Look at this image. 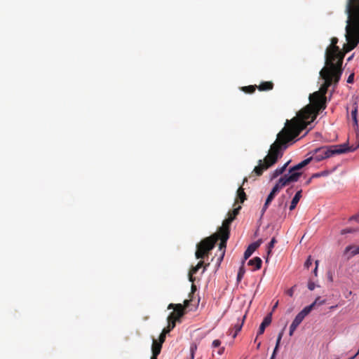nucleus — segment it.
<instances>
[{
  "label": "nucleus",
  "mask_w": 359,
  "mask_h": 359,
  "mask_svg": "<svg viewBox=\"0 0 359 359\" xmlns=\"http://www.w3.org/2000/svg\"><path fill=\"white\" fill-rule=\"evenodd\" d=\"M343 72L342 67H334L330 61L320 70V76L324 80L319 90L309 95L310 104L302 108L297 116L287 120L285 127L277 135L276 140L271 145L269 154L264 160H259L250 177L261 176L263 172L273 165L283 156V150L287 144L297 137L317 117L319 111L326 108V93L328 88L336 86Z\"/></svg>",
  "instance_id": "nucleus-1"
},
{
  "label": "nucleus",
  "mask_w": 359,
  "mask_h": 359,
  "mask_svg": "<svg viewBox=\"0 0 359 359\" xmlns=\"http://www.w3.org/2000/svg\"><path fill=\"white\" fill-rule=\"evenodd\" d=\"M348 14L346 26V40L343 49L348 53L359 43V0H348L346 7Z\"/></svg>",
  "instance_id": "nucleus-2"
},
{
  "label": "nucleus",
  "mask_w": 359,
  "mask_h": 359,
  "mask_svg": "<svg viewBox=\"0 0 359 359\" xmlns=\"http://www.w3.org/2000/svg\"><path fill=\"white\" fill-rule=\"evenodd\" d=\"M229 238V235H227L226 233L219 234L216 233L203 239L196 245L197 249L195 253L196 257L197 259H203L206 255H208L209 252L214 248L217 241L220 239L221 242L219 243V248L220 250H222V255L218 259L219 262L220 263L224 258L225 253V250L224 249L226 248V242Z\"/></svg>",
  "instance_id": "nucleus-3"
},
{
  "label": "nucleus",
  "mask_w": 359,
  "mask_h": 359,
  "mask_svg": "<svg viewBox=\"0 0 359 359\" xmlns=\"http://www.w3.org/2000/svg\"><path fill=\"white\" fill-rule=\"evenodd\" d=\"M353 149L348 148V144H336L330 146H323L316 148L309 152L307 156L311 158V161H315L320 162L324 159L330 158L334 155L341 154L349 152Z\"/></svg>",
  "instance_id": "nucleus-4"
},
{
  "label": "nucleus",
  "mask_w": 359,
  "mask_h": 359,
  "mask_svg": "<svg viewBox=\"0 0 359 359\" xmlns=\"http://www.w3.org/2000/svg\"><path fill=\"white\" fill-rule=\"evenodd\" d=\"M338 39L332 37L331 39V46L327 48L325 53V65L330 61L334 67H341L344 53H341L339 46H337Z\"/></svg>",
  "instance_id": "nucleus-5"
},
{
  "label": "nucleus",
  "mask_w": 359,
  "mask_h": 359,
  "mask_svg": "<svg viewBox=\"0 0 359 359\" xmlns=\"http://www.w3.org/2000/svg\"><path fill=\"white\" fill-rule=\"evenodd\" d=\"M302 172H295L292 173L291 175H285L281 177L275 186L273 187L271 192L276 194L284 187L289 184L291 182H297L299 177L301 176Z\"/></svg>",
  "instance_id": "nucleus-6"
},
{
  "label": "nucleus",
  "mask_w": 359,
  "mask_h": 359,
  "mask_svg": "<svg viewBox=\"0 0 359 359\" xmlns=\"http://www.w3.org/2000/svg\"><path fill=\"white\" fill-rule=\"evenodd\" d=\"M241 206L238 205L232 211L228 212V217L225 219L222 222V226L219 228L218 233L219 234H230V225L231 222L236 219L238 215Z\"/></svg>",
  "instance_id": "nucleus-7"
},
{
  "label": "nucleus",
  "mask_w": 359,
  "mask_h": 359,
  "mask_svg": "<svg viewBox=\"0 0 359 359\" xmlns=\"http://www.w3.org/2000/svg\"><path fill=\"white\" fill-rule=\"evenodd\" d=\"M190 302L191 299L184 300V305H182L181 304H170L168 309H174V311L172 313H170L168 317H170V318H174V320H178L184 314V309L189 307Z\"/></svg>",
  "instance_id": "nucleus-8"
},
{
  "label": "nucleus",
  "mask_w": 359,
  "mask_h": 359,
  "mask_svg": "<svg viewBox=\"0 0 359 359\" xmlns=\"http://www.w3.org/2000/svg\"><path fill=\"white\" fill-rule=\"evenodd\" d=\"M272 314L269 313L268 314L263 320L262 323H261L259 330L257 332V337L259 335L262 334L264 332L265 328L269 326L272 320Z\"/></svg>",
  "instance_id": "nucleus-9"
},
{
  "label": "nucleus",
  "mask_w": 359,
  "mask_h": 359,
  "mask_svg": "<svg viewBox=\"0 0 359 359\" xmlns=\"http://www.w3.org/2000/svg\"><path fill=\"white\" fill-rule=\"evenodd\" d=\"M304 318L300 316L299 313L296 316L294 320L292 321V324L290 327V332L289 334L290 336H292L294 332L296 330L297 327L301 324V323L303 321Z\"/></svg>",
  "instance_id": "nucleus-10"
},
{
  "label": "nucleus",
  "mask_w": 359,
  "mask_h": 359,
  "mask_svg": "<svg viewBox=\"0 0 359 359\" xmlns=\"http://www.w3.org/2000/svg\"><path fill=\"white\" fill-rule=\"evenodd\" d=\"M259 246V243L258 242L251 243L244 252L243 261L245 262L246 259H248Z\"/></svg>",
  "instance_id": "nucleus-11"
},
{
  "label": "nucleus",
  "mask_w": 359,
  "mask_h": 359,
  "mask_svg": "<svg viewBox=\"0 0 359 359\" xmlns=\"http://www.w3.org/2000/svg\"><path fill=\"white\" fill-rule=\"evenodd\" d=\"M311 162V158L309 157L305 160L302 161L295 166L290 168L289 170V173L287 175H291L292 173L298 172L297 170L302 169L304 166L307 165Z\"/></svg>",
  "instance_id": "nucleus-12"
},
{
  "label": "nucleus",
  "mask_w": 359,
  "mask_h": 359,
  "mask_svg": "<svg viewBox=\"0 0 359 359\" xmlns=\"http://www.w3.org/2000/svg\"><path fill=\"white\" fill-rule=\"evenodd\" d=\"M273 86L272 81H263L259 86H257V88L259 91H269L273 88Z\"/></svg>",
  "instance_id": "nucleus-13"
},
{
  "label": "nucleus",
  "mask_w": 359,
  "mask_h": 359,
  "mask_svg": "<svg viewBox=\"0 0 359 359\" xmlns=\"http://www.w3.org/2000/svg\"><path fill=\"white\" fill-rule=\"evenodd\" d=\"M247 199V196L244 191V189L242 187H240L237 190L236 198L235 201V203L240 202L243 203ZM236 204H234L235 205Z\"/></svg>",
  "instance_id": "nucleus-14"
},
{
  "label": "nucleus",
  "mask_w": 359,
  "mask_h": 359,
  "mask_svg": "<svg viewBox=\"0 0 359 359\" xmlns=\"http://www.w3.org/2000/svg\"><path fill=\"white\" fill-rule=\"evenodd\" d=\"M350 252L348 258L352 257L356 255L359 254V246L355 245H348L344 250V254H348Z\"/></svg>",
  "instance_id": "nucleus-15"
},
{
  "label": "nucleus",
  "mask_w": 359,
  "mask_h": 359,
  "mask_svg": "<svg viewBox=\"0 0 359 359\" xmlns=\"http://www.w3.org/2000/svg\"><path fill=\"white\" fill-rule=\"evenodd\" d=\"M262 261L258 257H255L253 259L249 260L248 262V265L253 266V271L259 269L262 266Z\"/></svg>",
  "instance_id": "nucleus-16"
},
{
  "label": "nucleus",
  "mask_w": 359,
  "mask_h": 359,
  "mask_svg": "<svg viewBox=\"0 0 359 359\" xmlns=\"http://www.w3.org/2000/svg\"><path fill=\"white\" fill-rule=\"evenodd\" d=\"M278 211H282V213H285L287 208V201L285 200V196L284 195L281 196L278 198Z\"/></svg>",
  "instance_id": "nucleus-17"
},
{
  "label": "nucleus",
  "mask_w": 359,
  "mask_h": 359,
  "mask_svg": "<svg viewBox=\"0 0 359 359\" xmlns=\"http://www.w3.org/2000/svg\"><path fill=\"white\" fill-rule=\"evenodd\" d=\"M302 198V190L298 191L294 196L293 197L290 205V210H293L295 209L297 203H299L300 198Z\"/></svg>",
  "instance_id": "nucleus-18"
},
{
  "label": "nucleus",
  "mask_w": 359,
  "mask_h": 359,
  "mask_svg": "<svg viewBox=\"0 0 359 359\" xmlns=\"http://www.w3.org/2000/svg\"><path fill=\"white\" fill-rule=\"evenodd\" d=\"M245 319V315H244L242 317L241 322H238L236 324L234 325V326H233V330H235L234 333L232 334L231 332L229 334H232L233 338H235L237 336L238 333L241 330V328L243 325Z\"/></svg>",
  "instance_id": "nucleus-19"
},
{
  "label": "nucleus",
  "mask_w": 359,
  "mask_h": 359,
  "mask_svg": "<svg viewBox=\"0 0 359 359\" xmlns=\"http://www.w3.org/2000/svg\"><path fill=\"white\" fill-rule=\"evenodd\" d=\"M290 163V161H287L285 163L282 167L278 168L276 169L271 175V180L276 178L278 176L282 175L285 170H286V168L287 167L288 164Z\"/></svg>",
  "instance_id": "nucleus-20"
},
{
  "label": "nucleus",
  "mask_w": 359,
  "mask_h": 359,
  "mask_svg": "<svg viewBox=\"0 0 359 359\" xmlns=\"http://www.w3.org/2000/svg\"><path fill=\"white\" fill-rule=\"evenodd\" d=\"M161 348L162 344L154 339L151 347L152 353H155V355H159L161 351Z\"/></svg>",
  "instance_id": "nucleus-21"
},
{
  "label": "nucleus",
  "mask_w": 359,
  "mask_h": 359,
  "mask_svg": "<svg viewBox=\"0 0 359 359\" xmlns=\"http://www.w3.org/2000/svg\"><path fill=\"white\" fill-rule=\"evenodd\" d=\"M276 194H273L272 192H270V194H269L266 200V202L262 208V214L263 215L265 211L266 210V209L268 208L269 204L271 203V201L273 200L274 197H275Z\"/></svg>",
  "instance_id": "nucleus-22"
},
{
  "label": "nucleus",
  "mask_w": 359,
  "mask_h": 359,
  "mask_svg": "<svg viewBox=\"0 0 359 359\" xmlns=\"http://www.w3.org/2000/svg\"><path fill=\"white\" fill-rule=\"evenodd\" d=\"M314 309V304H310L306 307H304L299 314L302 316L304 318Z\"/></svg>",
  "instance_id": "nucleus-23"
},
{
  "label": "nucleus",
  "mask_w": 359,
  "mask_h": 359,
  "mask_svg": "<svg viewBox=\"0 0 359 359\" xmlns=\"http://www.w3.org/2000/svg\"><path fill=\"white\" fill-rule=\"evenodd\" d=\"M354 130L355 133V138H356L357 144L355 147H353V146L349 147L348 146V148L353 149V150H349V151H353L359 147V126H357V128H354Z\"/></svg>",
  "instance_id": "nucleus-24"
},
{
  "label": "nucleus",
  "mask_w": 359,
  "mask_h": 359,
  "mask_svg": "<svg viewBox=\"0 0 359 359\" xmlns=\"http://www.w3.org/2000/svg\"><path fill=\"white\" fill-rule=\"evenodd\" d=\"M257 88L256 85H250L248 86H243L241 88L242 91H243L245 93H253Z\"/></svg>",
  "instance_id": "nucleus-25"
},
{
  "label": "nucleus",
  "mask_w": 359,
  "mask_h": 359,
  "mask_svg": "<svg viewBox=\"0 0 359 359\" xmlns=\"http://www.w3.org/2000/svg\"><path fill=\"white\" fill-rule=\"evenodd\" d=\"M245 272V269H244V261H243L242 265L240 267V269L238 270V275H237V280L238 281H241V279L243 278V277L244 276Z\"/></svg>",
  "instance_id": "nucleus-26"
},
{
  "label": "nucleus",
  "mask_w": 359,
  "mask_h": 359,
  "mask_svg": "<svg viewBox=\"0 0 359 359\" xmlns=\"http://www.w3.org/2000/svg\"><path fill=\"white\" fill-rule=\"evenodd\" d=\"M358 102L356 100H355L352 104V110L351 112V117L352 116H358Z\"/></svg>",
  "instance_id": "nucleus-27"
},
{
  "label": "nucleus",
  "mask_w": 359,
  "mask_h": 359,
  "mask_svg": "<svg viewBox=\"0 0 359 359\" xmlns=\"http://www.w3.org/2000/svg\"><path fill=\"white\" fill-rule=\"evenodd\" d=\"M283 330H282V331L278 334V338H277V340H276V346H275V348H274V350H273L275 352H277V351H278V348H279L280 343L281 339H282V337H283Z\"/></svg>",
  "instance_id": "nucleus-28"
},
{
  "label": "nucleus",
  "mask_w": 359,
  "mask_h": 359,
  "mask_svg": "<svg viewBox=\"0 0 359 359\" xmlns=\"http://www.w3.org/2000/svg\"><path fill=\"white\" fill-rule=\"evenodd\" d=\"M204 265V262L203 261H200L196 266L193 267L191 269V273H196L197 271L202 267Z\"/></svg>",
  "instance_id": "nucleus-29"
},
{
  "label": "nucleus",
  "mask_w": 359,
  "mask_h": 359,
  "mask_svg": "<svg viewBox=\"0 0 359 359\" xmlns=\"http://www.w3.org/2000/svg\"><path fill=\"white\" fill-rule=\"evenodd\" d=\"M325 302V299H321L320 297H318L311 304H314L315 307L316 306H321L324 304Z\"/></svg>",
  "instance_id": "nucleus-30"
},
{
  "label": "nucleus",
  "mask_w": 359,
  "mask_h": 359,
  "mask_svg": "<svg viewBox=\"0 0 359 359\" xmlns=\"http://www.w3.org/2000/svg\"><path fill=\"white\" fill-rule=\"evenodd\" d=\"M277 241L276 238H272L270 243L268 245V254L271 253V250L273 248L274 245L276 243Z\"/></svg>",
  "instance_id": "nucleus-31"
},
{
  "label": "nucleus",
  "mask_w": 359,
  "mask_h": 359,
  "mask_svg": "<svg viewBox=\"0 0 359 359\" xmlns=\"http://www.w3.org/2000/svg\"><path fill=\"white\" fill-rule=\"evenodd\" d=\"M357 231V229H353V228H346V229H344L341 231V235H345L346 233H354V232H356Z\"/></svg>",
  "instance_id": "nucleus-32"
},
{
  "label": "nucleus",
  "mask_w": 359,
  "mask_h": 359,
  "mask_svg": "<svg viewBox=\"0 0 359 359\" xmlns=\"http://www.w3.org/2000/svg\"><path fill=\"white\" fill-rule=\"evenodd\" d=\"M177 320L168 317V327L172 330L175 327Z\"/></svg>",
  "instance_id": "nucleus-33"
},
{
  "label": "nucleus",
  "mask_w": 359,
  "mask_h": 359,
  "mask_svg": "<svg viewBox=\"0 0 359 359\" xmlns=\"http://www.w3.org/2000/svg\"><path fill=\"white\" fill-rule=\"evenodd\" d=\"M311 264H312V259H311V257L309 256L304 263V266L306 269H309Z\"/></svg>",
  "instance_id": "nucleus-34"
},
{
  "label": "nucleus",
  "mask_w": 359,
  "mask_h": 359,
  "mask_svg": "<svg viewBox=\"0 0 359 359\" xmlns=\"http://www.w3.org/2000/svg\"><path fill=\"white\" fill-rule=\"evenodd\" d=\"M165 337L166 334L165 333L161 332L158 338V342L163 344L165 340Z\"/></svg>",
  "instance_id": "nucleus-35"
},
{
  "label": "nucleus",
  "mask_w": 359,
  "mask_h": 359,
  "mask_svg": "<svg viewBox=\"0 0 359 359\" xmlns=\"http://www.w3.org/2000/svg\"><path fill=\"white\" fill-rule=\"evenodd\" d=\"M353 81H354V74L352 73L351 74L348 79H347V83H353Z\"/></svg>",
  "instance_id": "nucleus-36"
},
{
  "label": "nucleus",
  "mask_w": 359,
  "mask_h": 359,
  "mask_svg": "<svg viewBox=\"0 0 359 359\" xmlns=\"http://www.w3.org/2000/svg\"><path fill=\"white\" fill-rule=\"evenodd\" d=\"M294 287L295 286L292 287L291 288H290L289 290H287L286 294L287 295H289L290 297H292L293 296L294 291Z\"/></svg>",
  "instance_id": "nucleus-37"
},
{
  "label": "nucleus",
  "mask_w": 359,
  "mask_h": 359,
  "mask_svg": "<svg viewBox=\"0 0 359 359\" xmlns=\"http://www.w3.org/2000/svg\"><path fill=\"white\" fill-rule=\"evenodd\" d=\"M352 120L353 121V127L357 128L358 126V116H352Z\"/></svg>",
  "instance_id": "nucleus-38"
},
{
  "label": "nucleus",
  "mask_w": 359,
  "mask_h": 359,
  "mask_svg": "<svg viewBox=\"0 0 359 359\" xmlns=\"http://www.w3.org/2000/svg\"><path fill=\"white\" fill-rule=\"evenodd\" d=\"M221 344V341L219 339H215L212 341V346L214 348L219 346Z\"/></svg>",
  "instance_id": "nucleus-39"
},
{
  "label": "nucleus",
  "mask_w": 359,
  "mask_h": 359,
  "mask_svg": "<svg viewBox=\"0 0 359 359\" xmlns=\"http://www.w3.org/2000/svg\"><path fill=\"white\" fill-rule=\"evenodd\" d=\"M316 287V285L312 281H309V283H308V288L310 290H313L314 288Z\"/></svg>",
  "instance_id": "nucleus-40"
},
{
  "label": "nucleus",
  "mask_w": 359,
  "mask_h": 359,
  "mask_svg": "<svg viewBox=\"0 0 359 359\" xmlns=\"http://www.w3.org/2000/svg\"><path fill=\"white\" fill-rule=\"evenodd\" d=\"M194 273H191V270H190V271H189V281H190V282H191V283H194V280H195V278L193 277V275H194Z\"/></svg>",
  "instance_id": "nucleus-41"
},
{
  "label": "nucleus",
  "mask_w": 359,
  "mask_h": 359,
  "mask_svg": "<svg viewBox=\"0 0 359 359\" xmlns=\"http://www.w3.org/2000/svg\"><path fill=\"white\" fill-rule=\"evenodd\" d=\"M315 264H316V268L314 269L313 273H314L315 276H317V271H318V264H319V261L316 260L315 262Z\"/></svg>",
  "instance_id": "nucleus-42"
},
{
  "label": "nucleus",
  "mask_w": 359,
  "mask_h": 359,
  "mask_svg": "<svg viewBox=\"0 0 359 359\" xmlns=\"http://www.w3.org/2000/svg\"><path fill=\"white\" fill-rule=\"evenodd\" d=\"M172 330L171 328H170L168 326L165 328H164L162 331L163 333H165V334H167L168 333H169L170 331Z\"/></svg>",
  "instance_id": "nucleus-43"
},
{
  "label": "nucleus",
  "mask_w": 359,
  "mask_h": 359,
  "mask_svg": "<svg viewBox=\"0 0 359 359\" xmlns=\"http://www.w3.org/2000/svg\"><path fill=\"white\" fill-rule=\"evenodd\" d=\"M359 219V215H355L350 217L349 220H355L358 221Z\"/></svg>",
  "instance_id": "nucleus-44"
},
{
  "label": "nucleus",
  "mask_w": 359,
  "mask_h": 359,
  "mask_svg": "<svg viewBox=\"0 0 359 359\" xmlns=\"http://www.w3.org/2000/svg\"><path fill=\"white\" fill-rule=\"evenodd\" d=\"M196 349V346H191V358H194V351Z\"/></svg>",
  "instance_id": "nucleus-45"
},
{
  "label": "nucleus",
  "mask_w": 359,
  "mask_h": 359,
  "mask_svg": "<svg viewBox=\"0 0 359 359\" xmlns=\"http://www.w3.org/2000/svg\"><path fill=\"white\" fill-rule=\"evenodd\" d=\"M330 172V171H323L319 173V176H327Z\"/></svg>",
  "instance_id": "nucleus-46"
},
{
  "label": "nucleus",
  "mask_w": 359,
  "mask_h": 359,
  "mask_svg": "<svg viewBox=\"0 0 359 359\" xmlns=\"http://www.w3.org/2000/svg\"><path fill=\"white\" fill-rule=\"evenodd\" d=\"M224 351V347H222L219 351H218V353L219 355H222Z\"/></svg>",
  "instance_id": "nucleus-47"
},
{
  "label": "nucleus",
  "mask_w": 359,
  "mask_h": 359,
  "mask_svg": "<svg viewBox=\"0 0 359 359\" xmlns=\"http://www.w3.org/2000/svg\"><path fill=\"white\" fill-rule=\"evenodd\" d=\"M276 353H277V352H275V351H273V353H272V355L271 356V358H270V359H275V358H276Z\"/></svg>",
  "instance_id": "nucleus-48"
},
{
  "label": "nucleus",
  "mask_w": 359,
  "mask_h": 359,
  "mask_svg": "<svg viewBox=\"0 0 359 359\" xmlns=\"http://www.w3.org/2000/svg\"><path fill=\"white\" fill-rule=\"evenodd\" d=\"M196 290V285L192 284V285H191V291H192V292H194Z\"/></svg>",
  "instance_id": "nucleus-49"
},
{
  "label": "nucleus",
  "mask_w": 359,
  "mask_h": 359,
  "mask_svg": "<svg viewBox=\"0 0 359 359\" xmlns=\"http://www.w3.org/2000/svg\"><path fill=\"white\" fill-rule=\"evenodd\" d=\"M158 355H155V353H152V356L151 357V359H157V356Z\"/></svg>",
  "instance_id": "nucleus-50"
},
{
  "label": "nucleus",
  "mask_w": 359,
  "mask_h": 359,
  "mask_svg": "<svg viewBox=\"0 0 359 359\" xmlns=\"http://www.w3.org/2000/svg\"><path fill=\"white\" fill-rule=\"evenodd\" d=\"M247 181H248V178H247V177H245V178L243 179V184H242V185H243V184H244Z\"/></svg>",
  "instance_id": "nucleus-51"
},
{
  "label": "nucleus",
  "mask_w": 359,
  "mask_h": 359,
  "mask_svg": "<svg viewBox=\"0 0 359 359\" xmlns=\"http://www.w3.org/2000/svg\"><path fill=\"white\" fill-rule=\"evenodd\" d=\"M260 344H261V343H260V342H259V343L257 344V349H259V347H260Z\"/></svg>",
  "instance_id": "nucleus-52"
},
{
  "label": "nucleus",
  "mask_w": 359,
  "mask_h": 359,
  "mask_svg": "<svg viewBox=\"0 0 359 359\" xmlns=\"http://www.w3.org/2000/svg\"><path fill=\"white\" fill-rule=\"evenodd\" d=\"M209 265V264H207L204 266V268H203V271H205L206 269V267Z\"/></svg>",
  "instance_id": "nucleus-53"
},
{
  "label": "nucleus",
  "mask_w": 359,
  "mask_h": 359,
  "mask_svg": "<svg viewBox=\"0 0 359 359\" xmlns=\"http://www.w3.org/2000/svg\"><path fill=\"white\" fill-rule=\"evenodd\" d=\"M329 279H330V280L332 282V276H330L329 277Z\"/></svg>",
  "instance_id": "nucleus-54"
},
{
  "label": "nucleus",
  "mask_w": 359,
  "mask_h": 359,
  "mask_svg": "<svg viewBox=\"0 0 359 359\" xmlns=\"http://www.w3.org/2000/svg\"><path fill=\"white\" fill-rule=\"evenodd\" d=\"M337 306H332L330 307V309H333L336 308Z\"/></svg>",
  "instance_id": "nucleus-55"
},
{
  "label": "nucleus",
  "mask_w": 359,
  "mask_h": 359,
  "mask_svg": "<svg viewBox=\"0 0 359 359\" xmlns=\"http://www.w3.org/2000/svg\"><path fill=\"white\" fill-rule=\"evenodd\" d=\"M277 305H278V302L274 305V306H273V310H274V309H275V308L277 306Z\"/></svg>",
  "instance_id": "nucleus-56"
},
{
  "label": "nucleus",
  "mask_w": 359,
  "mask_h": 359,
  "mask_svg": "<svg viewBox=\"0 0 359 359\" xmlns=\"http://www.w3.org/2000/svg\"><path fill=\"white\" fill-rule=\"evenodd\" d=\"M314 176H316V177H320V176H319V173L316 174Z\"/></svg>",
  "instance_id": "nucleus-57"
},
{
  "label": "nucleus",
  "mask_w": 359,
  "mask_h": 359,
  "mask_svg": "<svg viewBox=\"0 0 359 359\" xmlns=\"http://www.w3.org/2000/svg\"><path fill=\"white\" fill-rule=\"evenodd\" d=\"M336 359H339V358H336Z\"/></svg>",
  "instance_id": "nucleus-58"
}]
</instances>
